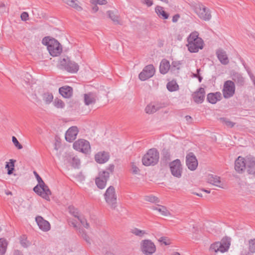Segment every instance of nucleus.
<instances>
[{
    "instance_id": "14",
    "label": "nucleus",
    "mask_w": 255,
    "mask_h": 255,
    "mask_svg": "<svg viewBox=\"0 0 255 255\" xmlns=\"http://www.w3.org/2000/svg\"><path fill=\"white\" fill-rule=\"evenodd\" d=\"M110 173L107 171H104L99 174V177L95 179V182L98 187L101 189H104L109 178Z\"/></svg>"
},
{
    "instance_id": "31",
    "label": "nucleus",
    "mask_w": 255,
    "mask_h": 255,
    "mask_svg": "<svg viewBox=\"0 0 255 255\" xmlns=\"http://www.w3.org/2000/svg\"><path fill=\"white\" fill-rule=\"evenodd\" d=\"M69 6L72 7L78 11L82 10V8L78 4L77 0H63Z\"/></svg>"
},
{
    "instance_id": "55",
    "label": "nucleus",
    "mask_w": 255,
    "mask_h": 255,
    "mask_svg": "<svg viewBox=\"0 0 255 255\" xmlns=\"http://www.w3.org/2000/svg\"><path fill=\"white\" fill-rule=\"evenodd\" d=\"M83 234L82 235V236L83 238L88 243L90 244V238L88 237V236L86 234V233L84 232V231L82 230Z\"/></svg>"
},
{
    "instance_id": "49",
    "label": "nucleus",
    "mask_w": 255,
    "mask_h": 255,
    "mask_svg": "<svg viewBox=\"0 0 255 255\" xmlns=\"http://www.w3.org/2000/svg\"><path fill=\"white\" fill-rule=\"evenodd\" d=\"M91 3L94 4H106L107 3V1L106 0H91Z\"/></svg>"
},
{
    "instance_id": "2",
    "label": "nucleus",
    "mask_w": 255,
    "mask_h": 255,
    "mask_svg": "<svg viewBox=\"0 0 255 255\" xmlns=\"http://www.w3.org/2000/svg\"><path fill=\"white\" fill-rule=\"evenodd\" d=\"M42 43L46 45L50 54L53 57L59 55L62 51L60 43L55 39L49 36L45 37L42 41Z\"/></svg>"
},
{
    "instance_id": "64",
    "label": "nucleus",
    "mask_w": 255,
    "mask_h": 255,
    "mask_svg": "<svg viewBox=\"0 0 255 255\" xmlns=\"http://www.w3.org/2000/svg\"><path fill=\"white\" fill-rule=\"evenodd\" d=\"M252 253H251V252H250L249 251L248 253H247V252H245L244 253H242L241 255H252Z\"/></svg>"
},
{
    "instance_id": "30",
    "label": "nucleus",
    "mask_w": 255,
    "mask_h": 255,
    "mask_svg": "<svg viewBox=\"0 0 255 255\" xmlns=\"http://www.w3.org/2000/svg\"><path fill=\"white\" fill-rule=\"evenodd\" d=\"M155 11L159 17L163 19H166L169 17V14L165 11L164 10L163 7L157 5L155 7Z\"/></svg>"
},
{
    "instance_id": "11",
    "label": "nucleus",
    "mask_w": 255,
    "mask_h": 255,
    "mask_svg": "<svg viewBox=\"0 0 255 255\" xmlns=\"http://www.w3.org/2000/svg\"><path fill=\"white\" fill-rule=\"evenodd\" d=\"M155 71V70L153 65H148L139 73L138 75L139 79L141 81L147 80L153 76Z\"/></svg>"
},
{
    "instance_id": "42",
    "label": "nucleus",
    "mask_w": 255,
    "mask_h": 255,
    "mask_svg": "<svg viewBox=\"0 0 255 255\" xmlns=\"http://www.w3.org/2000/svg\"><path fill=\"white\" fill-rule=\"evenodd\" d=\"M181 63L180 61H173L171 64V71H174L177 70L178 72V70L180 69V65Z\"/></svg>"
},
{
    "instance_id": "39",
    "label": "nucleus",
    "mask_w": 255,
    "mask_h": 255,
    "mask_svg": "<svg viewBox=\"0 0 255 255\" xmlns=\"http://www.w3.org/2000/svg\"><path fill=\"white\" fill-rule=\"evenodd\" d=\"M219 121L221 123L225 125L229 128H233L235 125V123L230 121L229 119L226 118H220L219 119Z\"/></svg>"
},
{
    "instance_id": "40",
    "label": "nucleus",
    "mask_w": 255,
    "mask_h": 255,
    "mask_svg": "<svg viewBox=\"0 0 255 255\" xmlns=\"http://www.w3.org/2000/svg\"><path fill=\"white\" fill-rule=\"evenodd\" d=\"M109 17L113 20L116 24H120V22L119 20V16L115 15L114 12L109 10L107 12Z\"/></svg>"
},
{
    "instance_id": "15",
    "label": "nucleus",
    "mask_w": 255,
    "mask_h": 255,
    "mask_svg": "<svg viewBox=\"0 0 255 255\" xmlns=\"http://www.w3.org/2000/svg\"><path fill=\"white\" fill-rule=\"evenodd\" d=\"M186 163L187 166L190 170L194 171L197 168L198 161L193 152H190L186 155Z\"/></svg>"
},
{
    "instance_id": "19",
    "label": "nucleus",
    "mask_w": 255,
    "mask_h": 255,
    "mask_svg": "<svg viewBox=\"0 0 255 255\" xmlns=\"http://www.w3.org/2000/svg\"><path fill=\"white\" fill-rule=\"evenodd\" d=\"M35 220L39 228L42 231H48L50 230V225L49 223L46 220H44L42 217H36Z\"/></svg>"
},
{
    "instance_id": "32",
    "label": "nucleus",
    "mask_w": 255,
    "mask_h": 255,
    "mask_svg": "<svg viewBox=\"0 0 255 255\" xmlns=\"http://www.w3.org/2000/svg\"><path fill=\"white\" fill-rule=\"evenodd\" d=\"M7 242L5 239H0V255H4L5 254L7 249Z\"/></svg>"
},
{
    "instance_id": "3",
    "label": "nucleus",
    "mask_w": 255,
    "mask_h": 255,
    "mask_svg": "<svg viewBox=\"0 0 255 255\" xmlns=\"http://www.w3.org/2000/svg\"><path fill=\"white\" fill-rule=\"evenodd\" d=\"M230 245L231 239L228 237L223 238L220 242H216L212 244L209 251L214 255L218 252L223 253L228 251Z\"/></svg>"
},
{
    "instance_id": "60",
    "label": "nucleus",
    "mask_w": 255,
    "mask_h": 255,
    "mask_svg": "<svg viewBox=\"0 0 255 255\" xmlns=\"http://www.w3.org/2000/svg\"><path fill=\"white\" fill-rule=\"evenodd\" d=\"M145 3L148 6H151L153 4L152 1L151 0H144Z\"/></svg>"
},
{
    "instance_id": "35",
    "label": "nucleus",
    "mask_w": 255,
    "mask_h": 255,
    "mask_svg": "<svg viewBox=\"0 0 255 255\" xmlns=\"http://www.w3.org/2000/svg\"><path fill=\"white\" fill-rule=\"evenodd\" d=\"M42 98L45 104L48 105L52 101L53 96L52 93L47 92L42 95Z\"/></svg>"
},
{
    "instance_id": "36",
    "label": "nucleus",
    "mask_w": 255,
    "mask_h": 255,
    "mask_svg": "<svg viewBox=\"0 0 255 255\" xmlns=\"http://www.w3.org/2000/svg\"><path fill=\"white\" fill-rule=\"evenodd\" d=\"M162 158L163 160L167 162L170 160L171 158V154L170 152L169 149L163 148L162 152Z\"/></svg>"
},
{
    "instance_id": "4",
    "label": "nucleus",
    "mask_w": 255,
    "mask_h": 255,
    "mask_svg": "<svg viewBox=\"0 0 255 255\" xmlns=\"http://www.w3.org/2000/svg\"><path fill=\"white\" fill-rule=\"evenodd\" d=\"M159 158V152L156 148H151L148 150L142 158V164L145 166L155 165Z\"/></svg>"
},
{
    "instance_id": "26",
    "label": "nucleus",
    "mask_w": 255,
    "mask_h": 255,
    "mask_svg": "<svg viewBox=\"0 0 255 255\" xmlns=\"http://www.w3.org/2000/svg\"><path fill=\"white\" fill-rule=\"evenodd\" d=\"M66 160L74 168H79L80 165V159L72 155H68L66 156Z\"/></svg>"
},
{
    "instance_id": "34",
    "label": "nucleus",
    "mask_w": 255,
    "mask_h": 255,
    "mask_svg": "<svg viewBox=\"0 0 255 255\" xmlns=\"http://www.w3.org/2000/svg\"><path fill=\"white\" fill-rule=\"evenodd\" d=\"M232 79L238 85L242 86L244 84V79L240 74L236 73L234 74Z\"/></svg>"
},
{
    "instance_id": "51",
    "label": "nucleus",
    "mask_w": 255,
    "mask_h": 255,
    "mask_svg": "<svg viewBox=\"0 0 255 255\" xmlns=\"http://www.w3.org/2000/svg\"><path fill=\"white\" fill-rule=\"evenodd\" d=\"M25 236L24 235L21 237L20 243L22 247L26 248L28 246V244L27 243L26 239H25Z\"/></svg>"
},
{
    "instance_id": "18",
    "label": "nucleus",
    "mask_w": 255,
    "mask_h": 255,
    "mask_svg": "<svg viewBox=\"0 0 255 255\" xmlns=\"http://www.w3.org/2000/svg\"><path fill=\"white\" fill-rule=\"evenodd\" d=\"M79 130L77 127H70L65 133V139L68 142H72L75 140L78 133Z\"/></svg>"
},
{
    "instance_id": "27",
    "label": "nucleus",
    "mask_w": 255,
    "mask_h": 255,
    "mask_svg": "<svg viewBox=\"0 0 255 255\" xmlns=\"http://www.w3.org/2000/svg\"><path fill=\"white\" fill-rule=\"evenodd\" d=\"M40 187L41 189L40 196L46 200H50L49 195L51 192L48 186L44 183L43 186H40Z\"/></svg>"
},
{
    "instance_id": "41",
    "label": "nucleus",
    "mask_w": 255,
    "mask_h": 255,
    "mask_svg": "<svg viewBox=\"0 0 255 255\" xmlns=\"http://www.w3.org/2000/svg\"><path fill=\"white\" fill-rule=\"evenodd\" d=\"M131 233L136 236L142 237L145 234H146L145 231L140 230L137 228H134L131 230Z\"/></svg>"
},
{
    "instance_id": "5",
    "label": "nucleus",
    "mask_w": 255,
    "mask_h": 255,
    "mask_svg": "<svg viewBox=\"0 0 255 255\" xmlns=\"http://www.w3.org/2000/svg\"><path fill=\"white\" fill-rule=\"evenodd\" d=\"M104 198L106 203L112 209H115L117 207V196L115 189L113 186H110L104 194Z\"/></svg>"
},
{
    "instance_id": "62",
    "label": "nucleus",
    "mask_w": 255,
    "mask_h": 255,
    "mask_svg": "<svg viewBox=\"0 0 255 255\" xmlns=\"http://www.w3.org/2000/svg\"><path fill=\"white\" fill-rule=\"evenodd\" d=\"M98 6L97 5V4H95V5L93 7V10L94 11V12H97L98 10Z\"/></svg>"
},
{
    "instance_id": "16",
    "label": "nucleus",
    "mask_w": 255,
    "mask_h": 255,
    "mask_svg": "<svg viewBox=\"0 0 255 255\" xmlns=\"http://www.w3.org/2000/svg\"><path fill=\"white\" fill-rule=\"evenodd\" d=\"M207 182L214 186L224 189L225 188V184L221 180V178L213 174H209L207 177Z\"/></svg>"
},
{
    "instance_id": "38",
    "label": "nucleus",
    "mask_w": 255,
    "mask_h": 255,
    "mask_svg": "<svg viewBox=\"0 0 255 255\" xmlns=\"http://www.w3.org/2000/svg\"><path fill=\"white\" fill-rule=\"evenodd\" d=\"M14 162H15V160L13 159H10V165H9V163L8 162L6 163L5 168H7V174L8 175H10L13 173V171L14 169Z\"/></svg>"
},
{
    "instance_id": "1",
    "label": "nucleus",
    "mask_w": 255,
    "mask_h": 255,
    "mask_svg": "<svg viewBox=\"0 0 255 255\" xmlns=\"http://www.w3.org/2000/svg\"><path fill=\"white\" fill-rule=\"evenodd\" d=\"M198 32H192L187 38L188 50L190 52H197L203 48V41L199 36Z\"/></svg>"
},
{
    "instance_id": "20",
    "label": "nucleus",
    "mask_w": 255,
    "mask_h": 255,
    "mask_svg": "<svg viewBox=\"0 0 255 255\" xmlns=\"http://www.w3.org/2000/svg\"><path fill=\"white\" fill-rule=\"evenodd\" d=\"M205 92L203 88H200L198 91L193 95L194 101L198 104L202 103L205 99Z\"/></svg>"
},
{
    "instance_id": "54",
    "label": "nucleus",
    "mask_w": 255,
    "mask_h": 255,
    "mask_svg": "<svg viewBox=\"0 0 255 255\" xmlns=\"http://www.w3.org/2000/svg\"><path fill=\"white\" fill-rule=\"evenodd\" d=\"M41 189L39 184H37L33 188V191L37 193L38 195L40 196Z\"/></svg>"
},
{
    "instance_id": "50",
    "label": "nucleus",
    "mask_w": 255,
    "mask_h": 255,
    "mask_svg": "<svg viewBox=\"0 0 255 255\" xmlns=\"http://www.w3.org/2000/svg\"><path fill=\"white\" fill-rule=\"evenodd\" d=\"M158 241L159 242L163 243L165 245H168L170 244V242L169 240L168 239V238L165 237H161L158 240Z\"/></svg>"
},
{
    "instance_id": "33",
    "label": "nucleus",
    "mask_w": 255,
    "mask_h": 255,
    "mask_svg": "<svg viewBox=\"0 0 255 255\" xmlns=\"http://www.w3.org/2000/svg\"><path fill=\"white\" fill-rule=\"evenodd\" d=\"M153 209L155 210H157L158 212L160 213V214L164 216H167L170 215V212L168 211L167 208L161 205H158L157 206L153 207Z\"/></svg>"
},
{
    "instance_id": "23",
    "label": "nucleus",
    "mask_w": 255,
    "mask_h": 255,
    "mask_svg": "<svg viewBox=\"0 0 255 255\" xmlns=\"http://www.w3.org/2000/svg\"><path fill=\"white\" fill-rule=\"evenodd\" d=\"M216 55L220 62L226 65L229 63V60L226 54V52L223 49H218L216 51Z\"/></svg>"
},
{
    "instance_id": "29",
    "label": "nucleus",
    "mask_w": 255,
    "mask_h": 255,
    "mask_svg": "<svg viewBox=\"0 0 255 255\" xmlns=\"http://www.w3.org/2000/svg\"><path fill=\"white\" fill-rule=\"evenodd\" d=\"M161 108H162V106L159 105H153L152 104H149L145 107V111L146 113L148 114H152L155 113Z\"/></svg>"
},
{
    "instance_id": "57",
    "label": "nucleus",
    "mask_w": 255,
    "mask_h": 255,
    "mask_svg": "<svg viewBox=\"0 0 255 255\" xmlns=\"http://www.w3.org/2000/svg\"><path fill=\"white\" fill-rule=\"evenodd\" d=\"M132 172L134 173V174H137L138 173L139 170L138 169V167H137L135 165H134L133 164H132Z\"/></svg>"
},
{
    "instance_id": "9",
    "label": "nucleus",
    "mask_w": 255,
    "mask_h": 255,
    "mask_svg": "<svg viewBox=\"0 0 255 255\" xmlns=\"http://www.w3.org/2000/svg\"><path fill=\"white\" fill-rule=\"evenodd\" d=\"M171 174L177 178H180L182 173V167L180 160L175 159L169 163Z\"/></svg>"
},
{
    "instance_id": "24",
    "label": "nucleus",
    "mask_w": 255,
    "mask_h": 255,
    "mask_svg": "<svg viewBox=\"0 0 255 255\" xmlns=\"http://www.w3.org/2000/svg\"><path fill=\"white\" fill-rule=\"evenodd\" d=\"M84 102L86 105L94 104L96 103L97 96L96 95L92 92L84 94Z\"/></svg>"
},
{
    "instance_id": "58",
    "label": "nucleus",
    "mask_w": 255,
    "mask_h": 255,
    "mask_svg": "<svg viewBox=\"0 0 255 255\" xmlns=\"http://www.w3.org/2000/svg\"><path fill=\"white\" fill-rule=\"evenodd\" d=\"M114 168L115 166L114 164H110L107 169L108 171H109L111 173H112L114 171Z\"/></svg>"
},
{
    "instance_id": "17",
    "label": "nucleus",
    "mask_w": 255,
    "mask_h": 255,
    "mask_svg": "<svg viewBox=\"0 0 255 255\" xmlns=\"http://www.w3.org/2000/svg\"><path fill=\"white\" fill-rule=\"evenodd\" d=\"M246 164H247L246 168L247 173L255 177V157L247 156Z\"/></svg>"
},
{
    "instance_id": "45",
    "label": "nucleus",
    "mask_w": 255,
    "mask_h": 255,
    "mask_svg": "<svg viewBox=\"0 0 255 255\" xmlns=\"http://www.w3.org/2000/svg\"><path fill=\"white\" fill-rule=\"evenodd\" d=\"M69 211L71 214L74 216L77 219L80 216L79 214V212L77 209L75 208L73 206L69 207Z\"/></svg>"
},
{
    "instance_id": "21",
    "label": "nucleus",
    "mask_w": 255,
    "mask_h": 255,
    "mask_svg": "<svg viewBox=\"0 0 255 255\" xmlns=\"http://www.w3.org/2000/svg\"><path fill=\"white\" fill-rule=\"evenodd\" d=\"M109 154L105 151L99 152L95 156V159L97 162L99 163H104L106 162L109 159Z\"/></svg>"
},
{
    "instance_id": "10",
    "label": "nucleus",
    "mask_w": 255,
    "mask_h": 255,
    "mask_svg": "<svg viewBox=\"0 0 255 255\" xmlns=\"http://www.w3.org/2000/svg\"><path fill=\"white\" fill-rule=\"evenodd\" d=\"M235 86L234 82L231 80H228L224 83L223 95L225 98L228 99L232 97L235 94Z\"/></svg>"
},
{
    "instance_id": "7",
    "label": "nucleus",
    "mask_w": 255,
    "mask_h": 255,
    "mask_svg": "<svg viewBox=\"0 0 255 255\" xmlns=\"http://www.w3.org/2000/svg\"><path fill=\"white\" fill-rule=\"evenodd\" d=\"M140 249L145 255H152L156 251V246L150 240H144L140 244Z\"/></svg>"
},
{
    "instance_id": "13",
    "label": "nucleus",
    "mask_w": 255,
    "mask_h": 255,
    "mask_svg": "<svg viewBox=\"0 0 255 255\" xmlns=\"http://www.w3.org/2000/svg\"><path fill=\"white\" fill-rule=\"evenodd\" d=\"M247 156H239L235 161V169L239 173H243L247 168Z\"/></svg>"
},
{
    "instance_id": "56",
    "label": "nucleus",
    "mask_w": 255,
    "mask_h": 255,
    "mask_svg": "<svg viewBox=\"0 0 255 255\" xmlns=\"http://www.w3.org/2000/svg\"><path fill=\"white\" fill-rule=\"evenodd\" d=\"M180 15L179 14H176L172 17V21L173 22H176L179 18H180Z\"/></svg>"
},
{
    "instance_id": "47",
    "label": "nucleus",
    "mask_w": 255,
    "mask_h": 255,
    "mask_svg": "<svg viewBox=\"0 0 255 255\" xmlns=\"http://www.w3.org/2000/svg\"><path fill=\"white\" fill-rule=\"evenodd\" d=\"M12 141L14 144V146L18 149H21L22 148V145L19 142L17 138L13 136L12 137Z\"/></svg>"
},
{
    "instance_id": "28",
    "label": "nucleus",
    "mask_w": 255,
    "mask_h": 255,
    "mask_svg": "<svg viewBox=\"0 0 255 255\" xmlns=\"http://www.w3.org/2000/svg\"><path fill=\"white\" fill-rule=\"evenodd\" d=\"M170 67L169 62L166 59H163L160 64L159 71L162 74L168 72Z\"/></svg>"
},
{
    "instance_id": "37",
    "label": "nucleus",
    "mask_w": 255,
    "mask_h": 255,
    "mask_svg": "<svg viewBox=\"0 0 255 255\" xmlns=\"http://www.w3.org/2000/svg\"><path fill=\"white\" fill-rule=\"evenodd\" d=\"M167 88L170 92L175 91L178 89V85L174 81H171L167 83Z\"/></svg>"
},
{
    "instance_id": "12",
    "label": "nucleus",
    "mask_w": 255,
    "mask_h": 255,
    "mask_svg": "<svg viewBox=\"0 0 255 255\" xmlns=\"http://www.w3.org/2000/svg\"><path fill=\"white\" fill-rule=\"evenodd\" d=\"M60 65L66 71L71 73H76L79 70V65L76 63L70 60L67 61L65 58L60 60Z\"/></svg>"
},
{
    "instance_id": "63",
    "label": "nucleus",
    "mask_w": 255,
    "mask_h": 255,
    "mask_svg": "<svg viewBox=\"0 0 255 255\" xmlns=\"http://www.w3.org/2000/svg\"><path fill=\"white\" fill-rule=\"evenodd\" d=\"M247 72L249 75L250 76V78L252 79V76H254V74L252 73V72L251 71L250 69H247Z\"/></svg>"
},
{
    "instance_id": "61",
    "label": "nucleus",
    "mask_w": 255,
    "mask_h": 255,
    "mask_svg": "<svg viewBox=\"0 0 255 255\" xmlns=\"http://www.w3.org/2000/svg\"><path fill=\"white\" fill-rule=\"evenodd\" d=\"M70 225L73 226L74 228H77V224L74 221H71L69 222Z\"/></svg>"
},
{
    "instance_id": "44",
    "label": "nucleus",
    "mask_w": 255,
    "mask_h": 255,
    "mask_svg": "<svg viewBox=\"0 0 255 255\" xmlns=\"http://www.w3.org/2000/svg\"><path fill=\"white\" fill-rule=\"evenodd\" d=\"M249 251L251 253H255V239H251L249 241Z\"/></svg>"
},
{
    "instance_id": "48",
    "label": "nucleus",
    "mask_w": 255,
    "mask_h": 255,
    "mask_svg": "<svg viewBox=\"0 0 255 255\" xmlns=\"http://www.w3.org/2000/svg\"><path fill=\"white\" fill-rule=\"evenodd\" d=\"M33 173L38 181V184H39V186H43L45 183L44 182L42 178L40 177V176L39 175V174L35 171H33Z\"/></svg>"
},
{
    "instance_id": "46",
    "label": "nucleus",
    "mask_w": 255,
    "mask_h": 255,
    "mask_svg": "<svg viewBox=\"0 0 255 255\" xmlns=\"http://www.w3.org/2000/svg\"><path fill=\"white\" fill-rule=\"evenodd\" d=\"M78 219L80 222L81 224L86 229L90 228L89 224L87 222L86 219L84 217L80 216Z\"/></svg>"
},
{
    "instance_id": "43",
    "label": "nucleus",
    "mask_w": 255,
    "mask_h": 255,
    "mask_svg": "<svg viewBox=\"0 0 255 255\" xmlns=\"http://www.w3.org/2000/svg\"><path fill=\"white\" fill-rule=\"evenodd\" d=\"M53 104L55 107H56L57 108H61L62 109L65 106L64 103L60 99H59L58 98H56L53 102Z\"/></svg>"
},
{
    "instance_id": "53",
    "label": "nucleus",
    "mask_w": 255,
    "mask_h": 255,
    "mask_svg": "<svg viewBox=\"0 0 255 255\" xmlns=\"http://www.w3.org/2000/svg\"><path fill=\"white\" fill-rule=\"evenodd\" d=\"M28 14L26 12H23L21 14V18L23 21H26L28 19Z\"/></svg>"
},
{
    "instance_id": "52",
    "label": "nucleus",
    "mask_w": 255,
    "mask_h": 255,
    "mask_svg": "<svg viewBox=\"0 0 255 255\" xmlns=\"http://www.w3.org/2000/svg\"><path fill=\"white\" fill-rule=\"evenodd\" d=\"M158 198L155 196H147L146 198V200L150 202H155Z\"/></svg>"
},
{
    "instance_id": "25",
    "label": "nucleus",
    "mask_w": 255,
    "mask_h": 255,
    "mask_svg": "<svg viewBox=\"0 0 255 255\" xmlns=\"http://www.w3.org/2000/svg\"><path fill=\"white\" fill-rule=\"evenodd\" d=\"M221 99V94L220 92L211 93L207 95V100L211 104H215Z\"/></svg>"
},
{
    "instance_id": "22",
    "label": "nucleus",
    "mask_w": 255,
    "mask_h": 255,
    "mask_svg": "<svg viewBox=\"0 0 255 255\" xmlns=\"http://www.w3.org/2000/svg\"><path fill=\"white\" fill-rule=\"evenodd\" d=\"M59 92L65 98H70L73 95V89L68 86H64L59 89Z\"/></svg>"
},
{
    "instance_id": "59",
    "label": "nucleus",
    "mask_w": 255,
    "mask_h": 255,
    "mask_svg": "<svg viewBox=\"0 0 255 255\" xmlns=\"http://www.w3.org/2000/svg\"><path fill=\"white\" fill-rule=\"evenodd\" d=\"M185 119L188 123L191 124L192 123V118L191 116H185Z\"/></svg>"
},
{
    "instance_id": "8",
    "label": "nucleus",
    "mask_w": 255,
    "mask_h": 255,
    "mask_svg": "<svg viewBox=\"0 0 255 255\" xmlns=\"http://www.w3.org/2000/svg\"><path fill=\"white\" fill-rule=\"evenodd\" d=\"M74 149L84 153H88L90 150V145L88 141L84 139H79L73 143Z\"/></svg>"
},
{
    "instance_id": "6",
    "label": "nucleus",
    "mask_w": 255,
    "mask_h": 255,
    "mask_svg": "<svg viewBox=\"0 0 255 255\" xmlns=\"http://www.w3.org/2000/svg\"><path fill=\"white\" fill-rule=\"evenodd\" d=\"M198 17L205 21H209L212 17L210 10L201 3L197 4L194 8Z\"/></svg>"
}]
</instances>
